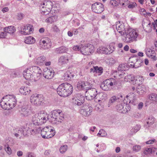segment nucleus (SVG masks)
<instances>
[{"mask_svg":"<svg viewBox=\"0 0 157 157\" xmlns=\"http://www.w3.org/2000/svg\"><path fill=\"white\" fill-rule=\"evenodd\" d=\"M16 103V99L14 95H6L2 98L0 105L3 109L9 110L13 108Z\"/></svg>","mask_w":157,"mask_h":157,"instance_id":"f257e3e1","label":"nucleus"},{"mask_svg":"<svg viewBox=\"0 0 157 157\" xmlns=\"http://www.w3.org/2000/svg\"><path fill=\"white\" fill-rule=\"evenodd\" d=\"M73 91L72 86L68 83L60 85L57 89V94L60 96L67 97L70 95Z\"/></svg>","mask_w":157,"mask_h":157,"instance_id":"f03ea898","label":"nucleus"},{"mask_svg":"<svg viewBox=\"0 0 157 157\" xmlns=\"http://www.w3.org/2000/svg\"><path fill=\"white\" fill-rule=\"evenodd\" d=\"M50 119L53 124H58L62 122L64 119V116L61 110L58 109L52 111Z\"/></svg>","mask_w":157,"mask_h":157,"instance_id":"7ed1b4c3","label":"nucleus"},{"mask_svg":"<svg viewBox=\"0 0 157 157\" xmlns=\"http://www.w3.org/2000/svg\"><path fill=\"white\" fill-rule=\"evenodd\" d=\"M117 80L113 78H110L103 81L100 85L101 88L103 90H110L117 85Z\"/></svg>","mask_w":157,"mask_h":157,"instance_id":"20e7f679","label":"nucleus"},{"mask_svg":"<svg viewBox=\"0 0 157 157\" xmlns=\"http://www.w3.org/2000/svg\"><path fill=\"white\" fill-rule=\"evenodd\" d=\"M126 36L124 39V41L126 42L131 43L136 40V38L138 35L137 32L135 30L131 28L127 30Z\"/></svg>","mask_w":157,"mask_h":157,"instance_id":"39448f33","label":"nucleus"},{"mask_svg":"<svg viewBox=\"0 0 157 157\" xmlns=\"http://www.w3.org/2000/svg\"><path fill=\"white\" fill-rule=\"evenodd\" d=\"M94 47L92 45L89 44L84 45H80L79 51L83 55H88L94 52Z\"/></svg>","mask_w":157,"mask_h":157,"instance_id":"423d86ee","label":"nucleus"},{"mask_svg":"<svg viewBox=\"0 0 157 157\" xmlns=\"http://www.w3.org/2000/svg\"><path fill=\"white\" fill-rule=\"evenodd\" d=\"M55 132L51 127H46L43 128L41 132V134L44 138H50L54 136Z\"/></svg>","mask_w":157,"mask_h":157,"instance_id":"0eeeda50","label":"nucleus"},{"mask_svg":"<svg viewBox=\"0 0 157 157\" xmlns=\"http://www.w3.org/2000/svg\"><path fill=\"white\" fill-rule=\"evenodd\" d=\"M30 100L32 104L37 106L43 103L44 99L41 95L35 94L31 95Z\"/></svg>","mask_w":157,"mask_h":157,"instance_id":"6e6552de","label":"nucleus"},{"mask_svg":"<svg viewBox=\"0 0 157 157\" xmlns=\"http://www.w3.org/2000/svg\"><path fill=\"white\" fill-rule=\"evenodd\" d=\"M97 91L94 88H91L86 90L85 95L87 100H91L95 98L97 95Z\"/></svg>","mask_w":157,"mask_h":157,"instance_id":"1a4fd4ad","label":"nucleus"},{"mask_svg":"<svg viewBox=\"0 0 157 157\" xmlns=\"http://www.w3.org/2000/svg\"><path fill=\"white\" fill-rule=\"evenodd\" d=\"M40 47L44 49L50 48L52 45V43L50 39L48 38L42 39L39 42Z\"/></svg>","mask_w":157,"mask_h":157,"instance_id":"9d476101","label":"nucleus"},{"mask_svg":"<svg viewBox=\"0 0 157 157\" xmlns=\"http://www.w3.org/2000/svg\"><path fill=\"white\" fill-rule=\"evenodd\" d=\"M92 11L97 13H101L104 10V6L101 3L96 2L93 4L91 6Z\"/></svg>","mask_w":157,"mask_h":157,"instance_id":"9b49d317","label":"nucleus"},{"mask_svg":"<svg viewBox=\"0 0 157 157\" xmlns=\"http://www.w3.org/2000/svg\"><path fill=\"white\" fill-rule=\"evenodd\" d=\"M93 110L92 108L88 105H83L80 110V114L84 116L90 115Z\"/></svg>","mask_w":157,"mask_h":157,"instance_id":"f8f14e48","label":"nucleus"},{"mask_svg":"<svg viewBox=\"0 0 157 157\" xmlns=\"http://www.w3.org/2000/svg\"><path fill=\"white\" fill-rule=\"evenodd\" d=\"M73 102L75 105L80 106L84 102L85 98L84 97L78 94L76 97L73 98Z\"/></svg>","mask_w":157,"mask_h":157,"instance_id":"ddd939ff","label":"nucleus"},{"mask_svg":"<svg viewBox=\"0 0 157 157\" xmlns=\"http://www.w3.org/2000/svg\"><path fill=\"white\" fill-rule=\"evenodd\" d=\"M116 29L117 31L120 33L121 35H124V34H126L127 30H126L124 24H121L120 22L117 23L116 25Z\"/></svg>","mask_w":157,"mask_h":157,"instance_id":"4468645a","label":"nucleus"},{"mask_svg":"<svg viewBox=\"0 0 157 157\" xmlns=\"http://www.w3.org/2000/svg\"><path fill=\"white\" fill-rule=\"evenodd\" d=\"M129 61H131V63H133V64H131V66L133 68H136L141 66V60L138 59L136 57L131 58Z\"/></svg>","mask_w":157,"mask_h":157,"instance_id":"2eb2a0df","label":"nucleus"},{"mask_svg":"<svg viewBox=\"0 0 157 157\" xmlns=\"http://www.w3.org/2000/svg\"><path fill=\"white\" fill-rule=\"evenodd\" d=\"M20 112L21 115L24 117H28L31 115V110L28 106H23Z\"/></svg>","mask_w":157,"mask_h":157,"instance_id":"dca6fc26","label":"nucleus"},{"mask_svg":"<svg viewBox=\"0 0 157 157\" xmlns=\"http://www.w3.org/2000/svg\"><path fill=\"white\" fill-rule=\"evenodd\" d=\"M32 27V25L30 24H29L26 26H21L19 28L20 32L22 34L24 35L29 34H30V33L28 32V30L29 31L30 28Z\"/></svg>","mask_w":157,"mask_h":157,"instance_id":"f3484780","label":"nucleus"},{"mask_svg":"<svg viewBox=\"0 0 157 157\" xmlns=\"http://www.w3.org/2000/svg\"><path fill=\"white\" fill-rule=\"evenodd\" d=\"M54 75V72L52 71V70L47 69L45 70L43 74V76L47 79L52 78Z\"/></svg>","mask_w":157,"mask_h":157,"instance_id":"a211bd4d","label":"nucleus"},{"mask_svg":"<svg viewBox=\"0 0 157 157\" xmlns=\"http://www.w3.org/2000/svg\"><path fill=\"white\" fill-rule=\"evenodd\" d=\"M74 76L73 73L68 71L64 73L62 76V79L65 81L70 80L73 78Z\"/></svg>","mask_w":157,"mask_h":157,"instance_id":"6ab92c4d","label":"nucleus"},{"mask_svg":"<svg viewBox=\"0 0 157 157\" xmlns=\"http://www.w3.org/2000/svg\"><path fill=\"white\" fill-rule=\"evenodd\" d=\"M120 97L122 98H123V96L121 95L120 97H119L118 96L114 95L111 97L109 100L108 103V106L109 107L110 105H112L117 100L119 101L120 99L122 100V99H121Z\"/></svg>","mask_w":157,"mask_h":157,"instance_id":"aec40b11","label":"nucleus"},{"mask_svg":"<svg viewBox=\"0 0 157 157\" xmlns=\"http://www.w3.org/2000/svg\"><path fill=\"white\" fill-rule=\"evenodd\" d=\"M31 68L27 69L25 71L23 72V75L25 79L28 80L33 77V71L30 70Z\"/></svg>","mask_w":157,"mask_h":157,"instance_id":"412c9836","label":"nucleus"},{"mask_svg":"<svg viewBox=\"0 0 157 157\" xmlns=\"http://www.w3.org/2000/svg\"><path fill=\"white\" fill-rule=\"evenodd\" d=\"M69 61V57L66 56H61L59 59L58 63L59 64L63 65L67 63Z\"/></svg>","mask_w":157,"mask_h":157,"instance_id":"4be33fe9","label":"nucleus"},{"mask_svg":"<svg viewBox=\"0 0 157 157\" xmlns=\"http://www.w3.org/2000/svg\"><path fill=\"white\" fill-rule=\"evenodd\" d=\"M125 106V103L120 104L117 105L116 107V109L119 112L124 113L127 112V110L126 107H124V106Z\"/></svg>","mask_w":157,"mask_h":157,"instance_id":"5701e85b","label":"nucleus"},{"mask_svg":"<svg viewBox=\"0 0 157 157\" xmlns=\"http://www.w3.org/2000/svg\"><path fill=\"white\" fill-rule=\"evenodd\" d=\"M146 52V55L148 57H151L154 60H156V59H155L156 57L155 53L154 50L151 49H147Z\"/></svg>","mask_w":157,"mask_h":157,"instance_id":"b1692460","label":"nucleus"},{"mask_svg":"<svg viewBox=\"0 0 157 157\" xmlns=\"http://www.w3.org/2000/svg\"><path fill=\"white\" fill-rule=\"evenodd\" d=\"M46 61V58L44 56H41L38 57L35 61V63L40 65H42L45 63Z\"/></svg>","mask_w":157,"mask_h":157,"instance_id":"393cba45","label":"nucleus"},{"mask_svg":"<svg viewBox=\"0 0 157 157\" xmlns=\"http://www.w3.org/2000/svg\"><path fill=\"white\" fill-rule=\"evenodd\" d=\"M31 90L28 87L22 86L19 89L20 92L23 95H26L30 93Z\"/></svg>","mask_w":157,"mask_h":157,"instance_id":"a878e982","label":"nucleus"},{"mask_svg":"<svg viewBox=\"0 0 157 157\" xmlns=\"http://www.w3.org/2000/svg\"><path fill=\"white\" fill-rule=\"evenodd\" d=\"M4 32L10 34H13L16 31L15 27L13 26H10L4 29Z\"/></svg>","mask_w":157,"mask_h":157,"instance_id":"bb28decb","label":"nucleus"},{"mask_svg":"<svg viewBox=\"0 0 157 157\" xmlns=\"http://www.w3.org/2000/svg\"><path fill=\"white\" fill-rule=\"evenodd\" d=\"M96 98H99L98 99V101H100L101 100H105L107 98V94L106 93L101 92L98 94H97Z\"/></svg>","mask_w":157,"mask_h":157,"instance_id":"cd10ccee","label":"nucleus"},{"mask_svg":"<svg viewBox=\"0 0 157 157\" xmlns=\"http://www.w3.org/2000/svg\"><path fill=\"white\" fill-rule=\"evenodd\" d=\"M68 50V48L64 46L60 47L56 49V51L59 54L65 53Z\"/></svg>","mask_w":157,"mask_h":157,"instance_id":"c85d7f7f","label":"nucleus"},{"mask_svg":"<svg viewBox=\"0 0 157 157\" xmlns=\"http://www.w3.org/2000/svg\"><path fill=\"white\" fill-rule=\"evenodd\" d=\"M129 67L127 64L124 63L120 64L119 65L118 67V70L119 71H125L128 69Z\"/></svg>","mask_w":157,"mask_h":157,"instance_id":"c756f323","label":"nucleus"},{"mask_svg":"<svg viewBox=\"0 0 157 157\" xmlns=\"http://www.w3.org/2000/svg\"><path fill=\"white\" fill-rule=\"evenodd\" d=\"M58 17L56 16H53L48 17L45 20V22L48 23H52L56 21L57 20Z\"/></svg>","mask_w":157,"mask_h":157,"instance_id":"7c9ffc66","label":"nucleus"},{"mask_svg":"<svg viewBox=\"0 0 157 157\" xmlns=\"http://www.w3.org/2000/svg\"><path fill=\"white\" fill-rule=\"evenodd\" d=\"M24 42L26 44H31L35 43V40L34 37L30 36L25 38Z\"/></svg>","mask_w":157,"mask_h":157,"instance_id":"2f4dec72","label":"nucleus"},{"mask_svg":"<svg viewBox=\"0 0 157 157\" xmlns=\"http://www.w3.org/2000/svg\"><path fill=\"white\" fill-rule=\"evenodd\" d=\"M155 148H145L144 151V153L145 155H148L152 154L155 151Z\"/></svg>","mask_w":157,"mask_h":157,"instance_id":"473e14b6","label":"nucleus"},{"mask_svg":"<svg viewBox=\"0 0 157 157\" xmlns=\"http://www.w3.org/2000/svg\"><path fill=\"white\" fill-rule=\"evenodd\" d=\"M135 79V77L132 75L130 74L124 77V80L126 82L132 81Z\"/></svg>","mask_w":157,"mask_h":157,"instance_id":"72a5a7b5","label":"nucleus"},{"mask_svg":"<svg viewBox=\"0 0 157 157\" xmlns=\"http://www.w3.org/2000/svg\"><path fill=\"white\" fill-rule=\"evenodd\" d=\"M33 121L34 122V124H39L40 121V118L38 117L37 114H35L33 118Z\"/></svg>","mask_w":157,"mask_h":157,"instance_id":"f704fd0d","label":"nucleus"},{"mask_svg":"<svg viewBox=\"0 0 157 157\" xmlns=\"http://www.w3.org/2000/svg\"><path fill=\"white\" fill-rule=\"evenodd\" d=\"M95 72L98 75H101L103 72V68L101 67H98V66H96L95 69L94 70Z\"/></svg>","mask_w":157,"mask_h":157,"instance_id":"c9c22d12","label":"nucleus"},{"mask_svg":"<svg viewBox=\"0 0 157 157\" xmlns=\"http://www.w3.org/2000/svg\"><path fill=\"white\" fill-rule=\"evenodd\" d=\"M106 49V47H101L97 49V51L98 53L107 54Z\"/></svg>","mask_w":157,"mask_h":157,"instance_id":"e433bc0d","label":"nucleus"},{"mask_svg":"<svg viewBox=\"0 0 157 157\" xmlns=\"http://www.w3.org/2000/svg\"><path fill=\"white\" fill-rule=\"evenodd\" d=\"M23 132V136H25L29 133V132H31V130L29 127H23L21 128Z\"/></svg>","mask_w":157,"mask_h":157,"instance_id":"4c0bfd02","label":"nucleus"},{"mask_svg":"<svg viewBox=\"0 0 157 157\" xmlns=\"http://www.w3.org/2000/svg\"><path fill=\"white\" fill-rule=\"evenodd\" d=\"M84 84V82H78L76 86L77 88L79 90H84V87H83Z\"/></svg>","mask_w":157,"mask_h":157,"instance_id":"58836bf2","label":"nucleus"},{"mask_svg":"<svg viewBox=\"0 0 157 157\" xmlns=\"http://www.w3.org/2000/svg\"><path fill=\"white\" fill-rule=\"evenodd\" d=\"M155 120V118L152 116L150 117L149 118V121L147 122V123L148 124L149 127H150L151 125L153 124L154 123Z\"/></svg>","mask_w":157,"mask_h":157,"instance_id":"ea45409f","label":"nucleus"},{"mask_svg":"<svg viewBox=\"0 0 157 157\" xmlns=\"http://www.w3.org/2000/svg\"><path fill=\"white\" fill-rule=\"evenodd\" d=\"M107 134L106 132L103 129H101L97 134V136H98L105 137L107 136Z\"/></svg>","mask_w":157,"mask_h":157,"instance_id":"a19ab883","label":"nucleus"},{"mask_svg":"<svg viewBox=\"0 0 157 157\" xmlns=\"http://www.w3.org/2000/svg\"><path fill=\"white\" fill-rule=\"evenodd\" d=\"M145 90L144 88H143L141 86H139L136 88V90L137 93L141 95L145 92Z\"/></svg>","mask_w":157,"mask_h":157,"instance_id":"79ce46f5","label":"nucleus"},{"mask_svg":"<svg viewBox=\"0 0 157 157\" xmlns=\"http://www.w3.org/2000/svg\"><path fill=\"white\" fill-rule=\"evenodd\" d=\"M44 115L45 117H42L43 118L41 119V121H42L43 123H45L46 122L47 120H49L50 121H51L50 119H51V115L49 116L47 114V113H45Z\"/></svg>","mask_w":157,"mask_h":157,"instance_id":"37998d69","label":"nucleus"},{"mask_svg":"<svg viewBox=\"0 0 157 157\" xmlns=\"http://www.w3.org/2000/svg\"><path fill=\"white\" fill-rule=\"evenodd\" d=\"M149 99L150 100L154 101H157V94H152L149 96Z\"/></svg>","mask_w":157,"mask_h":157,"instance_id":"c03bdc74","label":"nucleus"},{"mask_svg":"<svg viewBox=\"0 0 157 157\" xmlns=\"http://www.w3.org/2000/svg\"><path fill=\"white\" fill-rule=\"evenodd\" d=\"M115 49L114 47L112 46H109L108 48H106V50L107 51V54H109L112 53L114 51Z\"/></svg>","mask_w":157,"mask_h":157,"instance_id":"a18cd8bd","label":"nucleus"},{"mask_svg":"<svg viewBox=\"0 0 157 157\" xmlns=\"http://www.w3.org/2000/svg\"><path fill=\"white\" fill-rule=\"evenodd\" d=\"M52 2L51 1H46L45 8H47L48 10H50L52 8Z\"/></svg>","mask_w":157,"mask_h":157,"instance_id":"49530a36","label":"nucleus"},{"mask_svg":"<svg viewBox=\"0 0 157 157\" xmlns=\"http://www.w3.org/2000/svg\"><path fill=\"white\" fill-rule=\"evenodd\" d=\"M84 85L83 87H84V90H88L89 89H90L92 88L91 86V84L90 83L87 82H84Z\"/></svg>","mask_w":157,"mask_h":157,"instance_id":"de8ad7c7","label":"nucleus"},{"mask_svg":"<svg viewBox=\"0 0 157 157\" xmlns=\"http://www.w3.org/2000/svg\"><path fill=\"white\" fill-rule=\"evenodd\" d=\"M68 147L67 145H64L60 147L59 149L60 152L61 153H63L67 150Z\"/></svg>","mask_w":157,"mask_h":157,"instance_id":"09e8293b","label":"nucleus"},{"mask_svg":"<svg viewBox=\"0 0 157 157\" xmlns=\"http://www.w3.org/2000/svg\"><path fill=\"white\" fill-rule=\"evenodd\" d=\"M144 79L142 77L139 76L137 78L136 77V82L139 84H141L144 81Z\"/></svg>","mask_w":157,"mask_h":157,"instance_id":"8fccbe9b","label":"nucleus"},{"mask_svg":"<svg viewBox=\"0 0 157 157\" xmlns=\"http://www.w3.org/2000/svg\"><path fill=\"white\" fill-rule=\"evenodd\" d=\"M5 150L7 153L9 155H10L12 153V151L10 148L9 146L8 145H6L5 146Z\"/></svg>","mask_w":157,"mask_h":157,"instance_id":"3c124183","label":"nucleus"},{"mask_svg":"<svg viewBox=\"0 0 157 157\" xmlns=\"http://www.w3.org/2000/svg\"><path fill=\"white\" fill-rule=\"evenodd\" d=\"M128 2L127 0H120L119 3L120 5L123 6L127 5Z\"/></svg>","mask_w":157,"mask_h":157,"instance_id":"603ef678","label":"nucleus"},{"mask_svg":"<svg viewBox=\"0 0 157 157\" xmlns=\"http://www.w3.org/2000/svg\"><path fill=\"white\" fill-rule=\"evenodd\" d=\"M127 5H128V7L130 9H132L137 6L136 4L134 2L131 3L129 4L128 3Z\"/></svg>","mask_w":157,"mask_h":157,"instance_id":"864d4df0","label":"nucleus"},{"mask_svg":"<svg viewBox=\"0 0 157 157\" xmlns=\"http://www.w3.org/2000/svg\"><path fill=\"white\" fill-rule=\"evenodd\" d=\"M141 149V147L139 145H135L133 147V150L135 152H138Z\"/></svg>","mask_w":157,"mask_h":157,"instance_id":"5fc2aeb1","label":"nucleus"},{"mask_svg":"<svg viewBox=\"0 0 157 157\" xmlns=\"http://www.w3.org/2000/svg\"><path fill=\"white\" fill-rule=\"evenodd\" d=\"M52 28L53 31L55 32H58L59 31V28L56 25H53L52 26Z\"/></svg>","mask_w":157,"mask_h":157,"instance_id":"6e6d98bb","label":"nucleus"},{"mask_svg":"<svg viewBox=\"0 0 157 157\" xmlns=\"http://www.w3.org/2000/svg\"><path fill=\"white\" fill-rule=\"evenodd\" d=\"M47 10V11H45L44 10H42V9H41V14L44 15H46L48 14L49 13L50 10Z\"/></svg>","mask_w":157,"mask_h":157,"instance_id":"4d7b16f0","label":"nucleus"},{"mask_svg":"<svg viewBox=\"0 0 157 157\" xmlns=\"http://www.w3.org/2000/svg\"><path fill=\"white\" fill-rule=\"evenodd\" d=\"M7 36V33L5 32H0V38H5Z\"/></svg>","mask_w":157,"mask_h":157,"instance_id":"13d9d810","label":"nucleus"},{"mask_svg":"<svg viewBox=\"0 0 157 157\" xmlns=\"http://www.w3.org/2000/svg\"><path fill=\"white\" fill-rule=\"evenodd\" d=\"M35 155L33 153L28 152L27 153L26 157H35Z\"/></svg>","mask_w":157,"mask_h":157,"instance_id":"bf43d9fd","label":"nucleus"},{"mask_svg":"<svg viewBox=\"0 0 157 157\" xmlns=\"http://www.w3.org/2000/svg\"><path fill=\"white\" fill-rule=\"evenodd\" d=\"M110 4L113 6H116L117 5V1L115 0H111L110 2Z\"/></svg>","mask_w":157,"mask_h":157,"instance_id":"052dcab7","label":"nucleus"},{"mask_svg":"<svg viewBox=\"0 0 157 157\" xmlns=\"http://www.w3.org/2000/svg\"><path fill=\"white\" fill-rule=\"evenodd\" d=\"M45 113H44V112H43L42 113H39L38 114V115L39 117L40 118V120H41L42 118H43L42 117H45V115L44 114Z\"/></svg>","mask_w":157,"mask_h":157,"instance_id":"680f3d73","label":"nucleus"},{"mask_svg":"<svg viewBox=\"0 0 157 157\" xmlns=\"http://www.w3.org/2000/svg\"><path fill=\"white\" fill-rule=\"evenodd\" d=\"M140 125H137L135 127L134 129V132H137L140 129Z\"/></svg>","mask_w":157,"mask_h":157,"instance_id":"e2e57ef3","label":"nucleus"},{"mask_svg":"<svg viewBox=\"0 0 157 157\" xmlns=\"http://www.w3.org/2000/svg\"><path fill=\"white\" fill-rule=\"evenodd\" d=\"M24 14L22 13H18L17 14V18L19 20L22 19L24 17Z\"/></svg>","mask_w":157,"mask_h":157,"instance_id":"0e129e2a","label":"nucleus"},{"mask_svg":"<svg viewBox=\"0 0 157 157\" xmlns=\"http://www.w3.org/2000/svg\"><path fill=\"white\" fill-rule=\"evenodd\" d=\"M155 141V139H153L152 140H149L147 141L146 142V143L147 144H152L154 143Z\"/></svg>","mask_w":157,"mask_h":157,"instance_id":"69168bd1","label":"nucleus"},{"mask_svg":"<svg viewBox=\"0 0 157 157\" xmlns=\"http://www.w3.org/2000/svg\"><path fill=\"white\" fill-rule=\"evenodd\" d=\"M22 129H21V128H20L19 130H18V131H17V133H18V134H19V135H20V137H22L23 136V132H22Z\"/></svg>","mask_w":157,"mask_h":157,"instance_id":"338daca9","label":"nucleus"},{"mask_svg":"<svg viewBox=\"0 0 157 157\" xmlns=\"http://www.w3.org/2000/svg\"><path fill=\"white\" fill-rule=\"evenodd\" d=\"M80 46H78V45L75 46L73 47V49L75 51H79Z\"/></svg>","mask_w":157,"mask_h":157,"instance_id":"774afa93","label":"nucleus"}]
</instances>
